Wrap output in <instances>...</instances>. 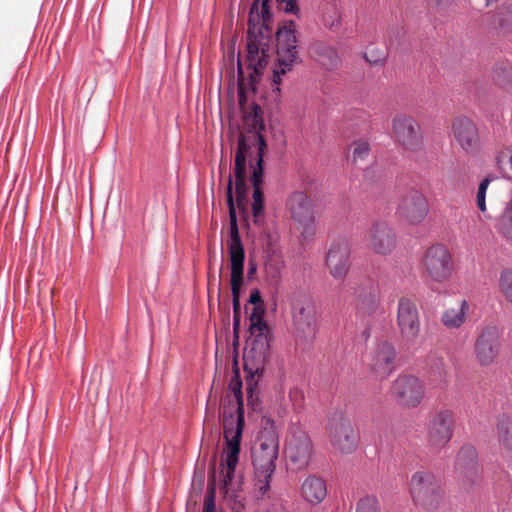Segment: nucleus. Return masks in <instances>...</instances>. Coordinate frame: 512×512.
<instances>
[{"instance_id": "nucleus-47", "label": "nucleus", "mask_w": 512, "mask_h": 512, "mask_svg": "<svg viewBox=\"0 0 512 512\" xmlns=\"http://www.w3.org/2000/svg\"><path fill=\"white\" fill-rule=\"evenodd\" d=\"M476 201L477 207L484 213L486 211V193L477 191Z\"/></svg>"}, {"instance_id": "nucleus-5", "label": "nucleus", "mask_w": 512, "mask_h": 512, "mask_svg": "<svg viewBox=\"0 0 512 512\" xmlns=\"http://www.w3.org/2000/svg\"><path fill=\"white\" fill-rule=\"evenodd\" d=\"M271 0H254L251 4L248 18V55L255 60L259 57L262 40L269 38L272 14L270 11Z\"/></svg>"}, {"instance_id": "nucleus-52", "label": "nucleus", "mask_w": 512, "mask_h": 512, "mask_svg": "<svg viewBox=\"0 0 512 512\" xmlns=\"http://www.w3.org/2000/svg\"><path fill=\"white\" fill-rule=\"evenodd\" d=\"M369 172H370V169H369V170H366V171H365V176H368Z\"/></svg>"}, {"instance_id": "nucleus-44", "label": "nucleus", "mask_w": 512, "mask_h": 512, "mask_svg": "<svg viewBox=\"0 0 512 512\" xmlns=\"http://www.w3.org/2000/svg\"><path fill=\"white\" fill-rule=\"evenodd\" d=\"M215 492L212 489L204 499L203 512H214L215 511Z\"/></svg>"}, {"instance_id": "nucleus-11", "label": "nucleus", "mask_w": 512, "mask_h": 512, "mask_svg": "<svg viewBox=\"0 0 512 512\" xmlns=\"http://www.w3.org/2000/svg\"><path fill=\"white\" fill-rule=\"evenodd\" d=\"M328 434L330 444L335 450L346 454L356 450L359 435L351 421L342 414L331 419Z\"/></svg>"}, {"instance_id": "nucleus-14", "label": "nucleus", "mask_w": 512, "mask_h": 512, "mask_svg": "<svg viewBox=\"0 0 512 512\" xmlns=\"http://www.w3.org/2000/svg\"><path fill=\"white\" fill-rule=\"evenodd\" d=\"M351 247L346 239L334 240L326 254L325 264L335 280H343L350 270Z\"/></svg>"}, {"instance_id": "nucleus-37", "label": "nucleus", "mask_w": 512, "mask_h": 512, "mask_svg": "<svg viewBox=\"0 0 512 512\" xmlns=\"http://www.w3.org/2000/svg\"><path fill=\"white\" fill-rule=\"evenodd\" d=\"M264 213V194L260 187H256L253 191L252 215L255 224H258L259 218Z\"/></svg>"}, {"instance_id": "nucleus-15", "label": "nucleus", "mask_w": 512, "mask_h": 512, "mask_svg": "<svg viewBox=\"0 0 512 512\" xmlns=\"http://www.w3.org/2000/svg\"><path fill=\"white\" fill-rule=\"evenodd\" d=\"M501 330L495 325L486 326L475 343V354L481 365H489L499 354Z\"/></svg>"}, {"instance_id": "nucleus-50", "label": "nucleus", "mask_w": 512, "mask_h": 512, "mask_svg": "<svg viewBox=\"0 0 512 512\" xmlns=\"http://www.w3.org/2000/svg\"><path fill=\"white\" fill-rule=\"evenodd\" d=\"M256 271V267L254 265H250L248 269V275H252Z\"/></svg>"}, {"instance_id": "nucleus-29", "label": "nucleus", "mask_w": 512, "mask_h": 512, "mask_svg": "<svg viewBox=\"0 0 512 512\" xmlns=\"http://www.w3.org/2000/svg\"><path fill=\"white\" fill-rule=\"evenodd\" d=\"M250 149V143L243 136H240L235 154V180H246V157Z\"/></svg>"}, {"instance_id": "nucleus-42", "label": "nucleus", "mask_w": 512, "mask_h": 512, "mask_svg": "<svg viewBox=\"0 0 512 512\" xmlns=\"http://www.w3.org/2000/svg\"><path fill=\"white\" fill-rule=\"evenodd\" d=\"M279 5L285 13L297 14L299 12L297 0H280Z\"/></svg>"}, {"instance_id": "nucleus-6", "label": "nucleus", "mask_w": 512, "mask_h": 512, "mask_svg": "<svg viewBox=\"0 0 512 512\" xmlns=\"http://www.w3.org/2000/svg\"><path fill=\"white\" fill-rule=\"evenodd\" d=\"M410 494L417 506L435 509L443 498L441 482L428 471L415 472L410 480Z\"/></svg>"}, {"instance_id": "nucleus-27", "label": "nucleus", "mask_w": 512, "mask_h": 512, "mask_svg": "<svg viewBox=\"0 0 512 512\" xmlns=\"http://www.w3.org/2000/svg\"><path fill=\"white\" fill-rule=\"evenodd\" d=\"M229 389L232 391L235 400L237 402V418L234 422L233 416H231V422L228 420L224 421V424L227 423L229 428L232 431L240 430L243 433L244 427V405H243V395H242V382L238 376H235L231 379L229 383Z\"/></svg>"}, {"instance_id": "nucleus-12", "label": "nucleus", "mask_w": 512, "mask_h": 512, "mask_svg": "<svg viewBox=\"0 0 512 512\" xmlns=\"http://www.w3.org/2000/svg\"><path fill=\"white\" fill-rule=\"evenodd\" d=\"M397 325L403 341L413 344L420 333V316L416 304L407 297L398 301Z\"/></svg>"}, {"instance_id": "nucleus-51", "label": "nucleus", "mask_w": 512, "mask_h": 512, "mask_svg": "<svg viewBox=\"0 0 512 512\" xmlns=\"http://www.w3.org/2000/svg\"><path fill=\"white\" fill-rule=\"evenodd\" d=\"M247 393H248V399H250L252 397V393H253V388L251 385H249V387L247 388Z\"/></svg>"}, {"instance_id": "nucleus-26", "label": "nucleus", "mask_w": 512, "mask_h": 512, "mask_svg": "<svg viewBox=\"0 0 512 512\" xmlns=\"http://www.w3.org/2000/svg\"><path fill=\"white\" fill-rule=\"evenodd\" d=\"M310 52L314 59L327 70L337 68L341 62L337 50L325 42H315L311 46Z\"/></svg>"}, {"instance_id": "nucleus-4", "label": "nucleus", "mask_w": 512, "mask_h": 512, "mask_svg": "<svg viewBox=\"0 0 512 512\" xmlns=\"http://www.w3.org/2000/svg\"><path fill=\"white\" fill-rule=\"evenodd\" d=\"M276 64L273 69L271 89L279 95L281 89V77L291 70L298 58L296 24L290 20L278 28L276 33Z\"/></svg>"}, {"instance_id": "nucleus-35", "label": "nucleus", "mask_w": 512, "mask_h": 512, "mask_svg": "<svg viewBox=\"0 0 512 512\" xmlns=\"http://www.w3.org/2000/svg\"><path fill=\"white\" fill-rule=\"evenodd\" d=\"M498 231L506 238L512 240V202L503 210L498 224Z\"/></svg>"}, {"instance_id": "nucleus-33", "label": "nucleus", "mask_w": 512, "mask_h": 512, "mask_svg": "<svg viewBox=\"0 0 512 512\" xmlns=\"http://www.w3.org/2000/svg\"><path fill=\"white\" fill-rule=\"evenodd\" d=\"M244 282V270L231 271V292L233 315H241L240 295Z\"/></svg>"}, {"instance_id": "nucleus-25", "label": "nucleus", "mask_w": 512, "mask_h": 512, "mask_svg": "<svg viewBox=\"0 0 512 512\" xmlns=\"http://www.w3.org/2000/svg\"><path fill=\"white\" fill-rule=\"evenodd\" d=\"M301 496L310 505L320 504L327 496L326 481L316 475H309L301 484Z\"/></svg>"}, {"instance_id": "nucleus-31", "label": "nucleus", "mask_w": 512, "mask_h": 512, "mask_svg": "<svg viewBox=\"0 0 512 512\" xmlns=\"http://www.w3.org/2000/svg\"><path fill=\"white\" fill-rule=\"evenodd\" d=\"M257 141V155H256V164L253 167V171L250 176L251 184L253 188L260 187L262 184L263 178V152L266 148V142L264 137L261 134L256 136Z\"/></svg>"}, {"instance_id": "nucleus-24", "label": "nucleus", "mask_w": 512, "mask_h": 512, "mask_svg": "<svg viewBox=\"0 0 512 512\" xmlns=\"http://www.w3.org/2000/svg\"><path fill=\"white\" fill-rule=\"evenodd\" d=\"M396 350L387 342H381L376 347L372 356V369L381 378L389 376L395 368Z\"/></svg>"}, {"instance_id": "nucleus-10", "label": "nucleus", "mask_w": 512, "mask_h": 512, "mask_svg": "<svg viewBox=\"0 0 512 512\" xmlns=\"http://www.w3.org/2000/svg\"><path fill=\"white\" fill-rule=\"evenodd\" d=\"M313 453V444L308 434L300 427H294L285 446L286 458L293 469L308 466Z\"/></svg>"}, {"instance_id": "nucleus-1", "label": "nucleus", "mask_w": 512, "mask_h": 512, "mask_svg": "<svg viewBox=\"0 0 512 512\" xmlns=\"http://www.w3.org/2000/svg\"><path fill=\"white\" fill-rule=\"evenodd\" d=\"M278 452L279 435L275 422L270 418H263L261 430L252 448L257 498H270V481L276 469Z\"/></svg>"}, {"instance_id": "nucleus-17", "label": "nucleus", "mask_w": 512, "mask_h": 512, "mask_svg": "<svg viewBox=\"0 0 512 512\" xmlns=\"http://www.w3.org/2000/svg\"><path fill=\"white\" fill-rule=\"evenodd\" d=\"M393 132L397 140L407 149L416 151L421 148L422 134L414 118L397 114L393 118Z\"/></svg>"}, {"instance_id": "nucleus-49", "label": "nucleus", "mask_w": 512, "mask_h": 512, "mask_svg": "<svg viewBox=\"0 0 512 512\" xmlns=\"http://www.w3.org/2000/svg\"><path fill=\"white\" fill-rule=\"evenodd\" d=\"M241 324V315H233V332L236 338H238V333Z\"/></svg>"}, {"instance_id": "nucleus-2", "label": "nucleus", "mask_w": 512, "mask_h": 512, "mask_svg": "<svg viewBox=\"0 0 512 512\" xmlns=\"http://www.w3.org/2000/svg\"><path fill=\"white\" fill-rule=\"evenodd\" d=\"M263 304L253 306L249 316V336L244 348V370L252 378L261 376L265 370V364L270 356L271 330L265 319Z\"/></svg>"}, {"instance_id": "nucleus-32", "label": "nucleus", "mask_w": 512, "mask_h": 512, "mask_svg": "<svg viewBox=\"0 0 512 512\" xmlns=\"http://www.w3.org/2000/svg\"><path fill=\"white\" fill-rule=\"evenodd\" d=\"M492 18L491 27L493 29H497L503 34L512 31V5L502 6Z\"/></svg>"}, {"instance_id": "nucleus-36", "label": "nucleus", "mask_w": 512, "mask_h": 512, "mask_svg": "<svg viewBox=\"0 0 512 512\" xmlns=\"http://www.w3.org/2000/svg\"><path fill=\"white\" fill-rule=\"evenodd\" d=\"M499 289L504 297L512 303V270L504 269L499 277Z\"/></svg>"}, {"instance_id": "nucleus-30", "label": "nucleus", "mask_w": 512, "mask_h": 512, "mask_svg": "<svg viewBox=\"0 0 512 512\" xmlns=\"http://www.w3.org/2000/svg\"><path fill=\"white\" fill-rule=\"evenodd\" d=\"M492 78L494 83L504 90L512 89V63L501 61L493 68Z\"/></svg>"}, {"instance_id": "nucleus-8", "label": "nucleus", "mask_w": 512, "mask_h": 512, "mask_svg": "<svg viewBox=\"0 0 512 512\" xmlns=\"http://www.w3.org/2000/svg\"><path fill=\"white\" fill-rule=\"evenodd\" d=\"M391 397L405 408L417 407L425 397L424 382L412 374H400L391 386Z\"/></svg>"}, {"instance_id": "nucleus-18", "label": "nucleus", "mask_w": 512, "mask_h": 512, "mask_svg": "<svg viewBox=\"0 0 512 512\" xmlns=\"http://www.w3.org/2000/svg\"><path fill=\"white\" fill-rule=\"evenodd\" d=\"M397 212L411 224H418L428 214L427 200L418 190L409 189L401 197Z\"/></svg>"}, {"instance_id": "nucleus-43", "label": "nucleus", "mask_w": 512, "mask_h": 512, "mask_svg": "<svg viewBox=\"0 0 512 512\" xmlns=\"http://www.w3.org/2000/svg\"><path fill=\"white\" fill-rule=\"evenodd\" d=\"M405 31L403 27L392 28L389 32L390 45L400 44L401 39L404 37Z\"/></svg>"}, {"instance_id": "nucleus-41", "label": "nucleus", "mask_w": 512, "mask_h": 512, "mask_svg": "<svg viewBox=\"0 0 512 512\" xmlns=\"http://www.w3.org/2000/svg\"><path fill=\"white\" fill-rule=\"evenodd\" d=\"M507 164L512 170V149L509 148L502 149L496 156V166L500 171L504 172Z\"/></svg>"}, {"instance_id": "nucleus-7", "label": "nucleus", "mask_w": 512, "mask_h": 512, "mask_svg": "<svg viewBox=\"0 0 512 512\" xmlns=\"http://www.w3.org/2000/svg\"><path fill=\"white\" fill-rule=\"evenodd\" d=\"M226 202L229 215L228 252L231 271L244 270L245 252L239 233L235 200L233 196V180L229 175L226 189Z\"/></svg>"}, {"instance_id": "nucleus-45", "label": "nucleus", "mask_w": 512, "mask_h": 512, "mask_svg": "<svg viewBox=\"0 0 512 512\" xmlns=\"http://www.w3.org/2000/svg\"><path fill=\"white\" fill-rule=\"evenodd\" d=\"M248 303L252 304L253 306L263 304L262 296L258 289H253L250 292Z\"/></svg>"}, {"instance_id": "nucleus-39", "label": "nucleus", "mask_w": 512, "mask_h": 512, "mask_svg": "<svg viewBox=\"0 0 512 512\" xmlns=\"http://www.w3.org/2000/svg\"><path fill=\"white\" fill-rule=\"evenodd\" d=\"M356 512H380L378 500L372 496L361 498L357 504Z\"/></svg>"}, {"instance_id": "nucleus-23", "label": "nucleus", "mask_w": 512, "mask_h": 512, "mask_svg": "<svg viewBox=\"0 0 512 512\" xmlns=\"http://www.w3.org/2000/svg\"><path fill=\"white\" fill-rule=\"evenodd\" d=\"M371 249L379 255H387L396 246V236L391 227L384 221L373 223L369 233Z\"/></svg>"}, {"instance_id": "nucleus-13", "label": "nucleus", "mask_w": 512, "mask_h": 512, "mask_svg": "<svg viewBox=\"0 0 512 512\" xmlns=\"http://www.w3.org/2000/svg\"><path fill=\"white\" fill-rule=\"evenodd\" d=\"M424 265L429 277L436 282L447 280L452 273L451 255L441 244L432 245L427 249Z\"/></svg>"}, {"instance_id": "nucleus-34", "label": "nucleus", "mask_w": 512, "mask_h": 512, "mask_svg": "<svg viewBox=\"0 0 512 512\" xmlns=\"http://www.w3.org/2000/svg\"><path fill=\"white\" fill-rule=\"evenodd\" d=\"M498 438L502 446L508 450H512V420L503 415L497 424Z\"/></svg>"}, {"instance_id": "nucleus-16", "label": "nucleus", "mask_w": 512, "mask_h": 512, "mask_svg": "<svg viewBox=\"0 0 512 512\" xmlns=\"http://www.w3.org/2000/svg\"><path fill=\"white\" fill-rule=\"evenodd\" d=\"M224 438L226 441V450H225V466L226 471L223 475V488L226 492L229 491V487L232 484L234 479L235 471L237 464L239 462V454L241 451V439L242 432L238 429L236 431H232L228 424L224 425Z\"/></svg>"}, {"instance_id": "nucleus-46", "label": "nucleus", "mask_w": 512, "mask_h": 512, "mask_svg": "<svg viewBox=\"0 0 512 512\" xmlns=\"http://www.w3.org/2000/svg\"><path fill=\"white\" fill-rule=\"evenodd\" d=\"M371 53H372V49L369 47L368 51L364 54L366 61L369 62L370 64H378V63H381L384 61V59H385L384 52H382L381 55H379L377 57L370 56Z\"/></svg>"}, {"instance_id": "nucleus-3", "label": "nucleus", "mask_w": 512, "mask_h": 512, "mask_svg": "<svg viewBox=\"0 0 512 512\" xmlns=\"http://www.w3.org/2000/svg\"><path fill=\"white\" fill-rule=\"evenodd\" d=\"M295 342L303 351L310 350L318 333V312L314 300L297 296L291 303Z\"/></svg>"}, {"instance_id": "nucleus-28", "label": "nucleus", "mask_w": 512, "mask_h": 512, "mask_svg": "<svg viewBox=\"0 0 512 512\" xmlns=\"http://www.w3.org/2000/svg\"><path fill=\"white\" fill-rule=\"evenodd\" d=\"M468 311L469 304L465 299H463L458 310L451 308L444 311L441 316V322L448 329H457L465 322Z\"/></svg>"}, {"instance_id": "nucleus-40", "label": "nucleus", "mask_w": 512, "mask_h": 512, "mask_svg": "<svg viewBox=\"0 0 512 512\" xmlns=\"http://www.w3.org/2000/svg\"><path fill=\"white\" fill-rule=\"evenodd\" d=\"M235 194L238 208L240 210H245V202L247 200L246 180H235Z\"/></svg>"}, {"instance_id": "nucleus-9", "label": "nucleus", "mask_w": 512, "mask_h": 512, "mask_svg": "<svg viewBox=\"0 0 512 512\" xmlns=\"http://www.w3.org/2000/svg\"><path fill=\"white\" fill-rule=\"evenodd\" d=\"M455 419L450 409L438 410L428 421L427 442L433 449L445 447L454 434Z\"/></svg>"}, {"instance_id": "nucleus-48", "label": "nucleus", "mask_w": 512, "mask_h": 512, "mask_svg": "<svg viewBox=\"0 0 512 512\" xmlns=\"http://www.w3.org/2000/svg\"><path fill=\"white\" fill-rule=\"evenodd\" d=\"M493 180V177L491 176H487L485 177L479 184L478 186V191L480 192H484L486 193L487 192V189H488V186L490 184V182Z\"/></svg>"}, {"instance_id": "nucleus-20", "label": "nucleus", "mask_w": 512, "mask_h": 512, "mask_svg": "<svg viewBox=\"0 0 512 512\" xmlns=\"http://www.w3.org/2000/svg\"><path fill=\"white\" fill-rule=\"evenodd\" d=\"M288 207L293 220L303 226L304 232L314 233V209L310 198L301 191L292 193L288 198Z\"/></svg>"}, {"instance_id": "nucleus-19", "label": "nucleus", "mask_w": 512, "mask_h": 512, "mask_svg": "<svg viewBox=\"0 0 512 512\" xmlns=\"http://www.w3.org/2000/svg\"><path fill=\"white\" fill-rule=\"evenodd\" d=\"M455 472L465 484H475L480 479L478 454L474 446L463 445L455 459Z\"/></svg>"}, {"instance_id": "nucleus-38", "label": "nucleus", "mask_w": 512, "mask_h": 512, "mask_svg": "<svg viewBox=\"0 0 512 512\" xmlns=\"http://www.w3.org/2000/svg\"><path fill=\"white\" fill-rule=\"evenodd\" d=\"M370 153L368 142L359 140L353 143V162L356 164L359 160H365Z\"/></svg>"}, {"instance_id": "nucleus-22", "label": "nucleus", "mask_w": 512, "mask_h": 512, "mask_svg": "<svg viewBox=\"0 0 512 512\" xmlns=\"http://www.w3.org/2000/svg\"><path fill=\"white\" fill-rule=\"evenodd\" d=\"M455 140L467 153H475L479 146L478 129L474 122L467 117H458L452 124Z\"/></svg>"}, {"instance_id": "nucleus-21", "label": "nucleus", "mask_w": 512, "mask_h": 512, "mask_svg": "<svg viewBox=\"0 0 512 512\" xmlns=\"http://www.w3.org/2000/svg\"><path fill=\"white\" fill-rule=\"evenodd\" d=\"M358 313L373 315L380 309L381 292L377 282L367 279L355 291Z\"/></svg>"}]
</instances>
